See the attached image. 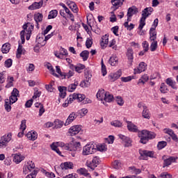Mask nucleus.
<instances>
[{"instance_id": "052dcab7", "label": "nucleus", "mask_w": 178, "mask_h": 178, "mask_svg": "<svg viewBox=\"0 0 178 178\" xmlns=\"http://www.w3.org/2000/svg\"><path fill=\"white\" fill-rule=\"evenodd\" d=\"M113 166L114 169H120V168H122V163L119 161H115L113 163Z\"/></svg>"}, {"instance_id": "f03ea898", "label": "nucleus", "mask_w": 178, "mask_h": 178, "mask_svg": "<svg viewBox=\"0 0 178 178\" xmlns=\"http://www.w3.org/2000/svg\"><path fill=\"white\" fill-rule=\"evenodd\" d=\"M52 144H54L57 148L58 147H60L63 149H65V151H70V152H76L77 151V148L73 146V143L65 144L63 142H56Z\"/></svg>"}, {"instance_id": "4be33fe9", "label": "nucleus", "mask_w": 178, "mask_h": 178, "mask_svg": "<svg viewBox=\"0 0 178 178\" xmlns=\"http://www.w3.org/2000/svg\"><path fill=\"white\" fill-rule=\"evenodd\" d=\"M22 161H24V156L20 154H15L13 157V162L15 163L19 164Z\"/></svg>"}, {"instance_id": "a878e982", "label": "nucleus", "mask_w": 178, "mask_h": 178, "mask_svg": "<svg viewBox=\"0 0 178 178\" xmlns=\"http://www.w3.org/2000/svg\"><path fill=\"white\" fill-rule=\"evenodd\" d=\"M36 42H38V45H40V47H44L47 44V40H45V38H44V36H40L38 35L36 39Z\"/></svg>"}, {"instance_id": "2f4dec72", "label": "nucleus", "mask_w": 178, "mask_h": 178, "mask_svg": "<svg viewBox=\"0 0 178 178\" xmlns=\"http://www.w3.org/2000/svg\"><path fill=\"white\" fill-rule=\"evenodd\" d=\"M66 90H67V88L65 86H59L58 90L60 92V98H65L66 97Z\"/></svg>"}, {"instance_id": "0eeeda50", "label": "nucleus", "mask_w": 178, "mask_h": 178, "mask_svg": "<svg viewBox=\"0 0 178 178\" xmlns=\"http://www.w3.org/2000/svg\"><path fill=\"white\" fill-rule=\"evenodd\" d=\"M140 155V159H145L147 156L149 158H154V152L153 151H148V150H140L139 151Z\"/></svg>"}, {"instance_id": "a18cd8bd", "label": "nucleus", "mask_w": 178, "mask_h": 178, "mask_svg": "<svg viewBox=\"0 0 178 178\" xmlns=\"http://www.w3.org/2000/svg\"><path fill=\"white\" fill-rule=\"evenodd\" d=\"M160 91H161V92H162V94H166V92H168V86L165 85L164 83H162L161 84Z\"/></svg>"}, {"instance_id": "f8f14e48", "label": "nucleus", "mask_w": 178, "mask_h": 178, "mask_svg": "<svg viewBox=\"0 0 178 178\" xmlns=\"http://www.w3.org/2000/svg\"><path fill=\"white\" fill-rule=\"evenodd\" d=\"M42 5H44V1L41 0L39 2H34L33 4L28 7V9L29 10H35L37 9L42 8Z\"/></svg>"}, {"instance_id": "338daca9", "label": "nucleus", "mask_w": 178, "mask_h": 178, "mask_svg": "<svg viewBox=\"0 0 178 178\" xmlns=\"http://www.w3.org/2000/svg\"><path fill=\"white\" fill-rule=\"evenodd\" d=\"M111 3L113 6H120L122 2V0H111Z\"/></svg>"}, {"instance_id": "72a5a7b5", "label": "nucleus", "mask_w": 178, "mask_h": 178, "mask_svg": "<svg viewBox=\"0 0 178 178\" xmlns=\"http://www.w3.org/2000/svg\"><path fill=\"white\" fill-rule=\"evenodd\" d=\"M64 122L60 120H56L54 121V129H62L63 127Z\"/></svg>"}, {"instance_id": "774afa93", "label": "nucleus", "mask_w": 178, "mask_h": 178, "mask_svg": "<svg viewBox=\"0 0 178 178\" xmlns=\"http://www.w3.org/2000/svg\"><path fill=\"white\" fill-rule=\"evenodd\" d=\"M159 178H172V175L168 172H163L160 175Z\"/></svg>"}, {"instance_id": "e2e57ef3", "label": "nucleus", "mask_w": 178, "mask_h": 178, "mask_svg": "<svg viewBox=\"0 0 178 178\" xmlns=\"http://www.w3.org/2000/svg\"><path fill=\"white\" fill-rule=\"evenodd\" d=\"M101 65H102V76H106V66H105L104 65V60H102L101 62Z\"/></svg>"}, {"instance_id": "6e6d98bb", "label": "nucleus", "mask_w": 178, "mask_h": 178, "mask_svg": "<svg viewBox=\"0 0 178 178\" xmlns=\"http://www.w3.org/2000/svg\"><path fill=\"white\" fill-rule=\"evenodd\" d=\"M109 47H110V48H113V49H115V51H116L118 49V46L116 45V40H115V39H113L110 42Z\"/></svg>"}, {"instance_id": "09e8293b", "label": "nucleus", "mask_w": 178, "mask_h": 178, "mask_svg": "<svg viewBox=\"0 0 178 178\" xmlns=\"http://www.w3.org/2000/svg\"><path fill=\"white\" fill-rule=\"evenodd\" d=\"M75 97H76V99H77V101L79 102H83L84 98H86V95L75 93Z\"/></svg>"}, {"instance_id": "c85d7f7f", "label": "nucleus", "mask_w": 178, "mask_h": 178, "mask_svg": "<svg viewBox=\"0 0 178 178\" xmlns=\"http://www.w3.org/2000/svg\"><path fill=\"white\" fill-rule=\"evenodd\" d=\"M77 86H79V82L75 81L74 83H71L67 87V91L69 92H73L76 88H77Z\"/></svg>"}, {"instance_id": "dca6fc26", "label": "nucleus", "mask_w": 178, "mask_h": 178, "mask_svg": "<svg viewBox=\"0 0 178 178\" xmlns=\"http://www.w3.org/2000/svg\"><path fill=\"white\" fill-rule=\"evenodd\" d=\"M176 159H177V157L175 158L173 156H170V158L166 159L165 160H164L163 168H166L168 166H170V165H172V163H175V162H176Z\"/></svg>"}, {"instance_id": "603ef678", "label": "nucleus", "mask_w": 178, "mask_h": 178, "mask_svg": "<svg viewBox=\"0 0 178 178\" xmlns=\"http://www.w3.org/2000/svg\"><path fill=\"white\" fill-rule=\"evenodd\" d=\"M134 79V76H129L127 77H121V81L124 83H127L129 81H131Z\"/></svg>"}, {"instance_id": "cd10ccee", "label": "nucleus", "mask_w": 178, "mask_h": 178, "mask_svg": "<svg viewBox=\"0 0 178 178\" xmlns=\"http://www.w3.org/2000/svg\"><path fill=\"white\" fill-rule=\"evenodd\" d=\"M149 40L151 41H155L156 40V31H155V28H151L149 30Z\"/></svg>"}, {"instance_id": "ddd939ff", "label": "nucleus", "mask_w": 178, "mask_h": 178, "mask_svg": "<svg viewBox=\"0 0 178 178\" xmlns=\"http://www.w3.org/2000/svg\"><path fill=\"white\" fill-rule=\"evenodd\" d=\"M120 76H122V70H119L115 73L110 74L108 76V79L110 81L113 82V81H116V80H118V79H119Z\"/></svg>"}, {"instance_id": "58836bf2", "label": "nucleus", "mask_w": 178, "mask_h": 178, "mask_svg": "<svg viewBox=\"0 0 178 178\" xmlns=\"http://www.w3.org/2000/svg\"><path fill=\"white\" fill-rule=\"evenodd\" d=\"M130 21H129L128 19H127V22H125L124 23V26L125 27V29H127V30H128L129 31H131V30H133V29H134V24H130L129 25V22Z\"/></svg>"}, {"instance_id": "7ed1b4c3", "label": "nucleus", "mask_w": 178, "mask_h": 178, "mask_svg": "<svg viewBox=\"0 0 178 178\" xmlns=\"http://www.w3.org/2000/svg\"><path fill=\"white\" fill-rule=\"evenodd\" d=\"M101 163V160L99 159V156H95L93 157L91 161H86V166L90 168L92 170H95V168L98 166Z\"/></svg>"}, {"instance_id": "9b49d317", "label": "nucleus", "mask_w": 178, "mask_h": 178, "mask_svg": "<svg viewBox=\"0 0 178 178\" xmlns=\"http://www.w3.org/2000/svg\"><path fill=\"white\" fill-rule=\"evenodd\" d=\"M34 20L36 23V27L40 29V23H42V19H44V15L42 13H38L33 15Z\"/></svg>"}, {"instance_id": "473e14b6", "label": "nucleus", "mask_w": 178, "mask_h": 178, "mask_svg": "<svg viewBox=\"0 0 178 178\" xmlns=\"http://www.w3.org/2000/svg\"><path fill=\"white\" fill-rule=\"evenodd\" d=\"M46 67L48 69V70H49L51 74H52L55 77H59V75L55 73V70L54 69V67H52V65H51V63H47L46 65Z\"/></svg>"}, {"instance_id": "13d9d810", "label": "nucleus", "mask_w": 178, "mask_h": 178, "mask_svg": "<svg viewBox=\"0 0 178 178\" xmlns=\"http://www.w3.org/2000/svg\"><path fill=\"white\" fill-rule=\"evenodd\" d=\"M13 63V60H12V59H10V58H8V59H7V60L5 61V63H4V66H5L6 67H8V68L11 67Z\"/></svg>"}, {"instance_id": "412c9836", "label": "nucleus", "mask_w": 178, "mask_h": 178, "mask_svg": "<svg viewBox=\"0 0 178 178\" xmlns=\"http://www.w3.org/2000/svg\"><path fill=\"white\" fill-rule=\"evenodd\" d=\"M108 42H109V35H105L102 36V41L100 42L102 48H106Z\"/></svg>"}, {"instance_id": "79ce46f5", "label": "nucleus", "mask_w": 178, "mask_h": 178, "mask_svg": "<svg viewBox=\"0 0 178 178\" xmlns=\"http://www.w3.org/2000/svg\"><path fill=\"white\" fill-rule=\"evenodd\" d=\"M58 16V10H53L49 12V15H48V19H55Z\"/></svg>"}, {"instance_id": "f704fd0d", "label": "nucleus", "mask_w": 178, "mask_h": 178, "mask_svg": "<svg viewBox=\"0 0 178 178\" xmlns=\"http://www.w3.org/2000/svg\"><path fill=\"white\" fill-rule=\"evenodd\" d=\"M80 56H81V58H82L84 62H86V60H87V59H88V56H90V51H88L87 50L83 51L80 54Z\"/></svg>"}, {"instance_id": "0e129e2a", "label": "nucleus", "mask_w": 178, "mask_h": 178, "mask_svg": "<svg viewBox=\"0 0 178 178\" xmlns=\"http://www.w3.org/2000/svg\"><path fill=\"white\" fill-rule=\"evenodd\" d=\"M90 84L91 83H90V81L85 79L81 83L80 86L81 87L87 88V87H90Z\"/></svg>"}, {"instance_id": "a19ab883", "label": "nucleus", "mask_w": 178, "mask_h": 178, "mask_svg": "<svg viewBox=\"0 0 178 178\" xmlns=\"http://www.w3.org/2000/svg\"><path fill=\"white\" fill-rule=\"evenodd\" d=\"M78 173H79V175H82L83 176H89V177H90L88 170H87L86 168H81L78 170Z\"/></svg>"}, {"instance_id": "1a4fd4ad", "label": "nucleus", "mask_w": 178, "mask_h": 178, "mask_svg": "<svg viewBox=\"0 0 178 178\" xmlns=\"http://www.w3.org/2000/svg\"><path fill=\"white\" fill-rule=\"evenodd\" d=\"M147 70V64L144 62H141L137 68L134 69V74H140L143 72H145Z\"/></svg>"}, {"instance_id": "20e7f679", "label": "nucleus", "mask_w": 178, "mask_h": 178, "mask_svg": "<svg viewBox=\"0 0 178 178\" xmlns=\"http://www.w3.org/2000/svg\"><path fill=\"white\" fill-rule=\"evenodd\" d=\"M97 151V148L93 144H88L83 147L82 151V155H91V154H94Z\"/></svg>"}, {"instance_id": "5fc2aeb1", "label": "nucleus", "mask_w": 178, "mask_h": 178, "mask_svg": "<svg viewBox=\"0 0 178 178\" xmlns=\"http://www.w3.org/2000/svg\"><path fill=\"white\" fill-rule=\"evenodd\" d=\"M26 166L28 167V169L31 170V171H32L33 169H35V164L31 161H28Z\"/></svg>"}, {"instance_id": "9d476101", "label": "nucleus", "mask_w": 178, "mask_h": 178, "mask_svg": "<svg viewBox=\"0 0 178 178\" xmlns=\"http://www.w3.org/2000/svg\"><path fill=\"white\" fill-rule=\"evenodd\" d=\"M118 137L124 143V147H131L132 141H131V139H130V138H129L124 135H122V134H119Z\"/></svg>"}, {"instance_id": "3c124183", "label": "nucleus", "mask_w": 178, "mask_h": 178, "mask_svg": "<svg viewBox=\"0 0 178 178\" xmlns=\"http://www.w3.org/2000/svg\"><path fill=\"white\" fill-rule=\"evenodd\" d=\"M111 126H113L114 127H122V124L119 120H114L111 122Z\"/></svg>"}, {"instance_id": "37998d69", "label": "nucleus", "mask_w": 178, "mask_h": 178, "mask_svg": "<svg viewBox=\"0 0 178 178\" xmlns=\"http://www.w3.org/2000/svg\"><path fill=\"white\" fill-rule=\"evenodd\" d=\"M153 41L150 45V51L152 52H154L156 50V48H158V42L156 40H152Z\"/></svg>"}, {"instance_id": "69168bd1", "label": "nucleus", "mask_w": 178, "mask_h": 178, "mask_svg": "<svg viewBox=\"0 0 178 178\" xmlns=\"http://www.w3.org/2000/svg\"><path fill=\"white\" fill-rule=\"evenodd\" d=\"M97 98H98V99H100V101H103L104 98L105 97V93L103 92H98L97 93Z\"/></svg>"}, {"instance_id": "a211bd4d", "label": "nucleus", "mask_w": 178, "mask_h": 178, "mask_svg": "<svg viewBox=\"0 0 178 178\" xmlns=\"http://www.w3.org/2000/svg\"><path fill=\"white\" fill-rule=\"evenodd\" d=\"M26 137L31 141H35V139L38 137V134L35 131H31L26 134Z\"/></svg>"}, {"instance_id": "6e6552de", "label": "nucleus", "mask_w": 178, "mask_h": 178, "mask_svg": "<svg viewBox=\"0 0 178 178\" xmlns=\"http://www.w3.org/2000/svg\"><path fill=\"white\" fill-rule=\"evenodd\" d=\"M17 97H19V90L17 88H14L11 92L8 101L12 104H15L17 101Z\"/></svg>"}, {"instance_id": "39448f33", "label": "nucleus", "mask_w": 178, "mask_h": 178, "mask_svg": "<svg viewBox=\"0 0 178 178\" xmlns=\"http://www.w3.org/2000/svg\"><path fill=\"white\" fill-rule=\"evenodd\" d=\"M81 131V126L80 125H74L71 127L68 130L69 136L73 137V136H76L79 134Z\"/></svg>"}, {"instance_id": "8fccbe9b", "label": "nucleus", "mask_w": 178, "mask_h": 178, "mask_svg": "<svg viewBox=\"0 0 178 178\" xmlns=\"http://www.w3.org/2000/svg\"><path fill=\"white\" fill-rule=\"evenodd\" d=\"M168 145V143L166 141H161L159 142L157 145L158 149H163V148H165Z\"/></svg>"}, {"instance_id": "4468645a", "label": "nucleus", "mask_w": 178, "mask_h": 178, "mask_svg": "<svg viewBox=\"0 0 178 178\" xmlns=\"http://www.w3.org/2000/svg\"><path fill=\"white\" fill-rule=\"evenodd\" d=\"M22 28L24 29L22 31H25L24 34H31V32L34 30V26L30 23L24 24Z\"/></svg>"}, {"instance_id": "de8ad7c7", "label": "nucleus", "mask_w": 178, "mask_h": 178, "mask_svg": "<svg viewBox=\"0 0 178 178\" xmlns=\"http://www.w3.org/2000/svg\"><path fill=\"white\" fill-rule=\"evenodd\" d=\"M67 55V50H66L64 48H62L60 49V55H56V56H57V58H60V59H62V58L63 57V56H66Z\"/></svg>"}, {"instance_id": "5701e85b", "label": "nucleus", "mask_w": 178, "mask_h": 178, "mask_svg": "<svg viewBox=\"0 0 178 178\" xmlns=\"http://www.w3.org/2000/svg\"><path fill=\"white\" fill-rule=\"evenodd\" d=\"M108 63H110L111 66H116L119 63V58L116 56H112L108 60Z\"/></svg>"}, {"instance_id": "e433bc0d", "label": "nucleus", "mask_w": 178, "mask_h": 178, "mask_svg": "<svg viewBox=\"0 0 178 178\" xmlns=\"http://www.w3.org/2000/svg\"><path fill=\"white\" fill-rule=\"evenodd\" d=\"M104 101H105V102H112V101H113V95L109 93H105Z\"/></svg>"}, {"instance_id": "393cba45", "label": "nucleus", "mask_w": 178, "mask_h": 178, "mask_svg": "<svg viewBox=\"0 0 178 178\" xmlns=\"http://www.w3.org/2000/svg\"><path fill=\"white\" fill-rule=\"evenodd\" d=\"M165 83L168 84V86L172 88L173 90H177V86H176V81H174L172 78H168Z\"/></svg>"}, {"instance_id": "2eb2a0df", "label": "nucleus", "mask_w": 178, "mask_h": 178, "mask_svg": "<svg viewBox=\"0 0 178 178\" xmlns=\"http://www.w3.org/2000/svg\"><path fill=\"white\" fill-rule=\"evenodd\" d=\"M152 12H154V8L151 7L145 8L142 11V17H143V19H147V17H148V16H149Z\"/></svg>"}, {"instance_id": "ea45409f", "label": "nucleus", "mask_w": 178, "mask_h": 178, "mask_svg": "<svg viewBox=\"0 0 178 178\" xmlns=\"http://www.w3.org/2000/svg\"><path fill=\"white\" fill-rule=\"evenodd\" d=\"M74 69L77 73H81V70H84V69H86V65L83 64H79L74 67Z\"/></svg>"}, {"instance_id": "f3484780", "label": "nucleus", "mask_w": 178, "mask_h": 178, "mask_svg": "<svg viewBox=\"0 0 178 178\" xmlns=\"http://www.w3.org/2000/svg\"><path fill=\"white\" fill-rule=\"evenodd\" d=\"M67 5L69 6L70 9L74 12V13H77L79 12V8L77 5L74 1H67Z\"/></svg>"}, {"instance_id": "f257e3e1", "label": "nucleus", "mask_w": 178, "mask_h": 178, "mask_svg": "<svg viewBox=\"0 0 178 178\" xmlns=\"http://www.w3.org/2000/svg\"><path fill=\"white\" fill-rule=\"evenodd\" d=\"M156 134L154 132H149L147 130H143L139 133V137H140V143L142 144H147L149 140L155 138Z\"/></svg>"}, {"instance_id": "864d4df0", "label": "nucleus", "mask_w": 178, "mask_h": 178, "mask_svg": "<svg viewBox=\"0 0 178 178\" xmlns=\"http://www.w3.org/2000/svg\"><path fill=\"white\" fill-rule=\"evenodd\" d=\"M145 18H143V17L140 18V24L138 26V29L139 30H143V29H144V26H145Z\"/></svg>"}, {"instance_id": "c756f323", "label": "nucleus", "mask_w": 178, "mask_h": 178, "mask_svg": "<svg viewBox=\"0 0 178 178\" xmlns=\"http://www.w3.org/2000/svg\"><path fill=\"white\" fill-rule=\"evenodd\" d=\"M10 51V44L5 43L1 47L2 54H8Z\"/></svg>"}, {"instance_id": "c9c22d12", "label": "nucleus", "mask_w": 178, "mask_h": 178, "mask_svg": "<svg viewBox=\"0 0 178 178\" xmlns=\"http://www.w3.org/2000/svg\"><path fill=\"white\" fill-rule=\"evenodd\" d=\"M13 81H15V78H13V76H8L7 78L8 83L6 86V88H10V87H13Z\"/></svg>"}, {"instance_id": "b1692460", "label": "nucleus", "mask_w": 178, "mask_h": 178, "mask_svg": "<svg viewBox=\"0 0 178 178\" xmlns=\"http://www.w3.org/2000/svg\"><path fill=\"white\" fill-rule=\"evenodd\" d=\"M142 118H143V119H147V120L151 119V113L149 112L148 107L145 108V110H143Z\"/></svg>"}, {"instance_id": "6ab92c4d", "label": "nucleus", "mask_w": 178, "mask_h": 178, "mask_svg": "<svg viewBox=\"0 0 178 178\" xmlns=\"http://www.w3.org/2000/svg\"><path fill=\"white\" fill-rule=\"evenodd\" d=\"M76 118H77V115H76V113L73 112L71 114H70L69 117L67 118L65 121V126H69V124H70V123H72V122H73V120H74Z\"/></svg>"}, {"instance_id": "7c9ffc66", "label": "nucleus", "mask_w": 178, "mask_h": 178, "mask_svg": "<svg viewBox=\"0 0 178 178\" xmlns=\"http://www.w3.org/2000/svg\"><path fill=\"white\" fill-rule=\"evenodd\" d=\"M134 52L133 50L130 48L127 49V56L128 58V60H129L130 63H133V60L134 59V57L133 56Z\"/></svg>"}, {"instance_id": "49530a36", "label": "nucleus", "mask_w": 178, "mask_h": 178, "mask_svg": "<svg viewBox=\"0 0 178 178\" xmlns=\"http://www.w3.org/2000/svg\"><path fill=\"white\" fill-rule=\"evenodd\" d=\"M23 54V46L19 43L18 49L17 50V58H20Z\"/></svg>"}, {"instance_id": "680f3d73", "label": "nucleus", "mask_w": 178, "mask_h": 178, "mask_svg": "<svg viewBox=\"0 0 178 178\" xmlns=\"http://www.w3.org/2000/svg\"><path fill=\"white\" fill-rule=\"evenodd\" d=\"M76 99V93L70 95L69 97L67 99L68 104H72Z\"/></svg>"}, {"instance_id": "aec40b11", "label": "nucleus", "mask_w": 178, "mask_h": 178, "mask_svg": "<svg viewBox=\"0 0 178 178\" xmlns=\"http://www.w3.org/2000/svg\"><path fill=\"white\" fill-rule=\"evenodd\" d=\"M127 129L129 131H132L134 133H137V131H138V128L137 127V126H136L130 121L127 122Z\"/></svg>"}, {"instance_id": "bb28decb", "label": "nucleus", "mask_w": 178, "mask_h": 178, "mask_svg": "<svg viewBox=\"0 0 178 178\" xmlns=\"http://www.w3.org/2000/svg\"><path fill=\"white\" fill-rule=\"evenodd\" d=\"M12 104H13V103H11L9 101V99H5L4 108L7 112H10V111H12Z\"/></svg>"}, {"instance_id": "bf43d9fd", "label": "nucleus", "mask_w": 178, "mask_h": 178, "mask_svg": "<svg viewBox=\"0 0 178 178\" xmlns=\"http://www.w3.org/2000/svg\"><path fill=\"white\" fill-rule=\"evenodd\" d=\"M116 102H117L118 105H120V106H123V105L124 104V101H123V98H122V97H119V96H118L116 97Z\"/></svg>"}, {"instance_id": "c03bdc74", "label": "nucleus", "mask_w": 178, "mask_h": 178, "mask_svg": "<svg viewBox=\"0 0 178 178\" xmlns=\"http://www.w3.org/2000/svg\"><path fill=\"white\" fill-rule=\"evenodd\" d=\"M1 138H3L8 144L12 140V134L8 133V134L3 136Z\"/></svg>"}, {"instance_id": "4d7b16f0", "label": "nucleus", "mask_w": 178, "mask_h": 178, "mask_svg": "<svg viewBox=\"0 0 178 178\" xmlns=\"http://www.w3.org/2000/svg\"><path fill=\"white\" fill-rule=\"evenodd\" d=\"M96 148L97 151H100L101 152H103V151H106V145H105L104 144L98 145L97 146H96Z\"/></svg>"}, {"instance_id": "4c0bfd02", "label": "nucleus", "mask_w": 178, "mask_h": 178, "mask_svg": "<svg viewBox=\"0 0 178 178\" xmlns=\"http://www.w3.org/2000/svg\"><path fill=\"white\" fill-rule=\"evenodd\" d=\"M60 167L62 169H72L73 168V163L72 162H65L63 164H61Z\"/></svg>"}, {"instance_id": "423d86ee", "label": "nucleus", "mask_w": 178, "mask_h": 178, "mask_svg": "<svg viewBox=\"0 0 178 178\" xmlns=\"http://www.w3.org/2000/svg\"><path fill=\"white\" fill-rule=\"evenodd\" d=\"M137 13H138V9L137 7L133 6L129 8L127 14L128 22H131V17H133L134 15H137Z\"/></svg>"}]
</instances>
